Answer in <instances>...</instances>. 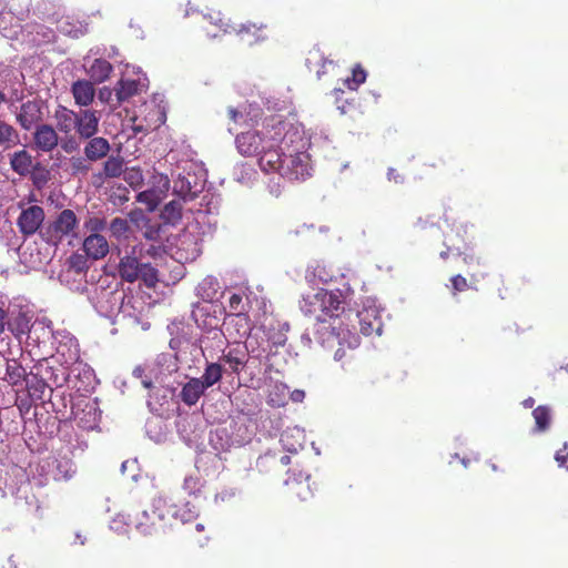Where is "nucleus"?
Masks as SVG:
<instances>
[{"label": "nucleus", "mask_w": 568, "mask_h": 568, "mask_svg": "<svg viewBox=\"0 0 568 568\" xmlns=\"http://www.w3.org/2000/svg\"><path fill=\"white\" fill-rule=\"evenodd\" d=\"M347 297V293L339 288H318L314 293L303 295L301 311L305 316L317 322L314 334L321 344L331 343L335 339L342 344L341 338H343L349 349L359 346L361 338L355 332L336 327L331 323V321L339 318L345 312Z\"/></svg>", "instance_id": "f257e3e1"}, {"label": "nucleus", "mask_w": 568, "mask_h": 568, "mask_svg": "<svg viewBox=\"0 0 568 568\" xmlns=\"http://www.w3.org/2000/svg\"><path fill=\"white\" fill-rule=\"evenodd\" d=\"M53 118L57 130L64 135L75 132L78 138H91L99 132L100 116L95 110L81 109L75 112L59 104Z\"/></svg>", "instance_id": "f03ea898"}, {"label": "nucleus", "mask_w": 568, "mask_h": 568, "mask_svg": "<svg viewBox=\"0 0 568 568\" xmlns=\"http://www.w3.org/2000/svg\"><path fill=\"white\" fill-rule=\"evenodd\" d=\"M285 124L282 121L267 124L262 131L242 132L235 138V145L239 153L245 158L258 156L265 148L282 141V133Z\"/></svg>", "instance_id": "7ed1b4c3"}, {"label": "nucleus", "mask_w": 568, "mask_h": 568, "mask_svg": "<svg viewBox=\"0 0 568 568\" xmlns=\"http://www.w3.org/2000/svg\"><path fill=\"white\" fill-rule=\"evenodd\" d=\"M294 455L296 456V453ZM291 465L298 467L300 462L296 457L293 462V457L283 450H268L256 459V469L262 475L273 477L282 474L288 475L285 484H288L291 479L301 481L310 477L305 470L292 468Z\"/></svg>", "instance_id": "20e7f679"}, {"label": "nucleus", "mask_w": 568, "mask_h": 568, "mask_svg": "<svg viewBox=\"0 0 568 568\" xmlns=\"http://www.w3.org/2000/svg\"><path fill=\"white\" fill-rule=\"evenodd\" d=\"M294 140V143H290V150L285 152L278 174L290 181H304L312 175L313 166L310 154L304 150L302 135Z\"/></svg>", "instance_id": "39448f33"}, {"label": "nucleus", "mask_w": 568, "mask_h": 568, "mask_svg": "<svg viewBox=\"0 0 568 568\" xmlns=\"http://www.w3.org/2000/svg\"><path fill=\"white\" fill-rule=\"evenodd\" d=\"M170 514L164 496L153 497L149 509L141 511L135 518L136 530L144 536H158L165 531L166 516Z\"/></svg>", "instance_id": "423d86ee"}, {"label": "nucleus", "mask_w": 568, "mask_h": 568, "mask_svg": "<svg viewBox=\"0 0 568 568\" xmlns=\"http://www.w3.org/2000/svg\"><path fill=\"white\" fill-rule=\"evenodd\" d=\"M78 227L79 219L74 211L64 209L40 230V237L44 243L58 247L64 239L77 237Z\"/></svg>", "instance_id": "0eeeda50"}, {"label": "nucleus", "mask_w": 568, "mask_h": 568, "mask_svg": "<svg viewBox=\"0 0 568 568\" xmlns=\"http://www.w3.org/2000/svg\"><path fill=\"white\" fill-rule=\"evenodd\" d=\"M118 272L122 281L134 283L141 280L149 288H154L159 282L158 270L150 263H141L132 254H125L120 258Z\"/></svg>", "instance_id": "6e6552de"}, {"label": "nucleus", "mask_w": 568, "mask_h": 568, "mask_svg": "<svg viewBox=\"0 0 568 568\" xmlns=\"http://www.w3.org/2000/svg\"><path fill=\"white\" fill-rule=\"evenodd\" d=\"M294 138H300L297 130L284 131L282 141H276L268 145L258 154L257 163L265 173H278L283 163L286 150H290V143H294Z\"/></svg>", "instance_id": "1a4fd4ad"}, {"label": "nucleus", "mask_w": 568, "mask_h": 568, "mask_svg": "<svg viewBox=\"0 0 568 568\" xmlns=\"http://www.w3.org/2000/svg\"><path fill=\"white\" fill-rule=\"evenodd\" d=\"M153 180L156 184L154 187L142 191L136 195V201L144 204L150 212L159 206L170 189V180L166 175L155 174Z\"/></svg>", "instance_id": "9d476101"}, {"label": "nucleus", "mask_w": 568, "mask_h": 568, "mask_svg": "<svg viewBox=\"0 0 568 568\" xmlns=\"http://www.w3.org/2000/svg\"><path fill=\"white\" fill-rule=\"evenodd\" d=\"M44 217V210L39 205H31L28 209L22 210L17 220L20 233L26 237L31 236L37 232L40 233V230L44 226L42 225Z\"/></svg>", "instance_id": "9b49d317"}, {"label": "nucleus", "mask_w": 568, "mask_h": 568, "mask_svg": "<svg viewBox=\"0 0 568 568\" xmlns=\"http://www.w3.org/2000/svg\"><path fill=\"white\" fill-rule=\"evenodd\" d=\"M229 308L231 313L226 315L225 321H229V323L235 322L236 324H241L242 329H237V335L240 337L246 336L251 331V324L246 305L243 302V296L237 293L232 294L229 300Z\"/></svg>", "instance_id": "f8f14e48"}, {"label": "nucleus", "mask_w": 568, "mask_h": 568, "mask_svg": "<svg viewBox=\"0 0 568 568\" xmlns=\"http://www.w3.org/2000/svg\"><path fill=\"white\" fill-rule=\"evenodd\" d=\"M17 121L20 126L27 131L40 123L42 121L41 102L37 100H29L22 103L20 111L17 114Z\"/></svg>", "instance_id": "ddd939ff"}, {"label": "nucleus", "mask_w": 568, "mask_h": 568, "mask_svg": "<svg viewBox=\"0 0 568 568\" xmlns=\"http://www.w3.org/2000/svg\"><path fill=\"white\" fill-rule=\"evenodd\" d=\"M33 141L38 150L48 153L59 145V135L52 125L40 124L36 128Z\"/></svg>", "instance_id": "4468645a"}, {"label": "nucleus", "mask_w": 568, "mask_h": 568, "mask_svg": "<svg viewBox=\"0 0 568 568\" xmlns=\"http://www.w3.org/2000/svg\"><path fill=\"white\" fill-rule=\"evenodd\" d=\"M85 140L83 154L91 161L98 162L105 159L111 150V144L108 139L103 136L92 135L91 138H79Z\"/></svg>", "instance_id": "2eb2a0df"}, {"label": "nucleus", "mask_w": 568, "mask_h": 568, "mask_svg": "<svg viewBox=\"0 0 568 568\" xmlns=\"http://www.w3.org/2000/svg\"><path fill=\"white\" fill-rule=\"evenodd\" d=\"M82 250L93 261L104 258L110 246L108 240L101 234H89L84 237L82 243Z\"/></svg>", "instance_id": "dca6fc26"}, {"label": "nucleus", "mask_w": 568, "mask_h": 568, "mask_svg": "<svg viewBox=\"0 0 568 568\" xmlns=\"http://www.w3.org/2000/svg\"><path fill=\"white\" fill-rule=\"evenodd\" d=\"M71 93L77 105L87 108L94 100L95 89L93 82L89 80H78L72 83Z\"/></svg>", "instance_id": "f3484780"}, {"label": "nucleus", "mask_w": 568, "mask_h": 568, "mask_svg": "<svg viewBox=\"0 0 568 568\" xmlns=\"http://www.w3.org/2000/svg\"><path fill=\"white\" fill-rule=\"evenodd\" d=\"M267 29L266 24L255 23V22H245L240 24L239 28H233V31L242 39L246 40L250 43L263 41L266 39L265 30Z\"/></svg>", "instance_id": "a211bd4d"}, {"label": "nucleus", "mask_w": 568, "mask_h": 568, "mask_svg": "<svg viewBox=\"0 0 568 568\" xmlns=\"http://www.w3.org/2000/svg\"><path fill=\"white\" fill-rule=\"evenodd\" d=\"M30 323L31 317L27 312L10 308L8 331H10L16 337L28 334L30 332Z\"/></svg>", "instance_id": "6ab92c4d"}, {"label": "nucleus", "mask_w": 568, "mask_h": 568, "mask_svg": "<svg viewBox=\"0 0 568 568\" xmlns=\"http://www.w3.org/2000/svg\"><path fill=\"white\" fill-rule=\"evenodd\" d=\"M124 164L123 158L111 155L103 162L102 170L94 174V178L100 181L120 178L124 172Z\"/></svg>", "instance_id": "aec40b11"}, {"label": "nucleus", "mask_w": 568, "mask_h": 568, "mask_svg": "<svg viewBox=\"0 0 568 568\" xmlns=\"http://www.w3.org/2000/svg\"><path fill=\"white\" fill-rule=\"evenodd\" d=\"M205 390L203 384L200 383V378L193 377L183 385L180 392V398L185 405L191 407L199 402Z\"/></svg>", "instance_id": "412c9836"}, {"label": "nucleus", "mask_w": 568, "mask_h": 568, "mask_svg": "<svg viewBox=\"0 0 568 568\" xmlns=\"http://www.w3.org/2000/svg\"><path fill=\"white\" fill-rule=\"evenodd\" d=\"M201 192L196 183L190 181V176L179 175L173 181V193L181 197L183 201H193Z\"/></svg>", "instance_id": "4be33fe9"}, {"label": "nucleus", "mask_w": 568, "mask_h": 568, "mask_svg": "<svg viewBox=\"0 0 568 568\" xmlns=\"http://www.w3.org/2000/svg\"><path fill=\"white\" fill-rule=\"evenodd\" d=\"M11 169L20 176H27L32 172L33 159L27 150L14 152L10 158Z\"/></svg>", "instance_id": "5701e85b"}, {"label": "nucleus", "mask_w": 568, "mask_h": 568, "mask_svg": "<svg viewBox=\"0 0 568 568\" xmlns=\"http://www.w3.org/2000/svg\"><path fill=\"white\" fill-rule=\"evenodd\" d=\"M333 278V273L322 263H315L308 266L305 273V280L311 286L327 284L332 282Z\"/></svg>", "instance_id": "b1692460"}, {"label": "nucleus", "mask_w": 568, "mask_h": 568, "mask_svg": "<svg viewBox=\"0 0 568 568\" xmlns=\"http://www.w3.org/2000/svg\"><path fill=\"white\" fill-rule=\"evenodd\" d=\"M305 63L308 70L314 71L317 79H321L326 73V64H332L333 61L326 59L318 48H313L308 51Z\"/></svg>", "instance_id": "393cba45"}, {"label": "nucleus", "mask_w": 568, "mask_h": 568, "mask_svg": "<svg viewBox=\"0 0 568 568\" xmlns=\"http://www.w3.org/2000/svg\"><path fill=\"white\" fill-rule=\"evenodd\" d=\"M112 70L113 67L108 60L95 59L88 69V74L92 80L91 82L102 83L110 78Z\"/></svg>", "instance_id": "a878e982"}, {"label": "nucleus", "mask_w": 568, "mask_h": 568, "mask_svg": "<svg viewBox=\"0 0 568 568\" xmlns=\"http://www.w3.org/2000/svg\"><path fill=\"white\" fill-rule=\"evenodd\" d=\"M20 143L18 131L9 123L0 119V149L10 150Z\"/></svg>", "instance_id": "bb28decb"}, {"label": "nucleus", "mask_w": 568, "mask_h": 568, "mask_svg": "<svg viewBox=\"0 0 568 568\" xmlns=\"http://www.w3.org/2000/svg\"><path fill=\"white\" fill-rule=\"evenodd\" d=\"M288 388L283 383H275L270 389L266 403L271 407L281 408L287 404Z\"/></svg>", "instance_id": "cd10ccee"}, {"label": "nucleus", "mask_w": 568, "mask_h": 568, "mask_svg": "<svg viewBox=\"0 0 568 568\" xmlns=\"http://www.w3.org/2000/svg\"><path fill=\"white\" fill-rule=\"evenodd\" d=\"M27 379L26 368L17 359H9L6 367V381L16 386L24 381L27 382Z\"/></svg>", "instance_id": "c85d7f7f"}, {"label": "nucleus", "mask_w": 568, "mask_h": 568, "mask_svg": "<svg viewBox=\"0 0 568 568\" xmlns=\"http://www.w3.org/2000/svg\"><path fill=\"white\" fill-rule=\"evenodd\" d=\"M27 388L29 396L34 400L44 402L48 390L51 392L43 378L32 375L27 379Z\"/></svg>", "instance_id": "c756f323"}, {"label": "nucleus", "mask_w": 568, "mask_h": 568, "mask_svg": "<svg viewBox=\"0 0 568 568\" xmlns=\"http://www.w3.org/2000/svg\"><path fill=\"white\" fill-rule=\"evenodd\" d=\"M114 91L119 103L128 101L138 94L139 82L133 79H121L118 81Z\"/></svg>", "instance_id": "7c9ffc66"}, {"label": "nucleus", "mask_w": 568, "mask_h": 568, "mask_svg": "<svg viewBox=\"0 0 568 568\" xmlns=\"http://www.w3.org/2000/svg\"><path fill=\"white\" fill-rule=\"evenodd\" d=\"M223 376V367L219 363H207L203 375L200 377V383L207 389L219 383Z\"/></svg>", "instance_id": "2f4dec72"}, {"label": "nucleus", "mask_w": 568, "mask_h": 568, "mask_svg": "<svg viewBox=\"0 0 568 568\" xmlns=\"http://www.w3.org/2000/svg\"><path fill=\"white\" fill-rule=\"evenodd\" d=\"M91 163L85 155H72L69 159V172L74 178L85 176L92 170Z\"/></svg>", "instance_id": "473e14b6"}, {"label": "nucleus", "mask_w": 568, "mask_h": 568, "mask_svg": "<svg viewBox=\"0 0 568 568\" xmlns=\"http://www.w3.org/2000/svg\"><path fill=\"white\" fill-rule=\"evenodd\" d=\"M89 258L85 253L74 252L67 258L65 265L69 271L77 275L85 274L90 268Z\"/></svg>", "instance_id": "72a5a7b5"}, {"label": "nucleus", "mask_w": 568, "mask_h": 568, "mask_svg": "<svg viewBox=\"0 0 568 568\" xmlns=\"http://www.w3.org/2000/svg\"><path fill=\"white\" fill-rule=\"evenodd\" d=\"M535 429L539 433L546 432L551 423V410L548 406L539 405L532 410Z\"/></svg>", "instance_id": "f704fd0d"}, {"label": "nucleus", "mask_w": 568, "mask_h": 568, "mask_svg": "<svg viewBox=\"0 0 568 568\" xmlns=\"http://www.w3.org/2000/svg\"><path fill=\"white\" fill-rule=\"evenodd\" d=\"M221 359L230 366L233 373L239 374L244 367L246 359L245 354L239 349H230L223 354Z\"/></svg>", "instance_id": "c9c22d12"}, {"label": "nucleus", "mask_w": 568, "mask_h": 568, "mask_svg": "<svg viewBox=\"0 0 568 568\" xmlns=\"http://www.w3.org/2000/svg\"><path fill=\"white\" fill-rule=\"evenodd\" d=\"M357 318L359 322V329L362 334L366 336L371 335L374 331L378 332L381 329L379 321L376 317H373L368 311L358 312Z\"/></svg>", "instance_id": "e433bc0d"}, {"label": "nucleus", "mask_w": 568, "mask_h": 568, "mask_svg": "<svg viewBox=\"0 0 568 568\" xmlns=\"http://www.w3.org/2000/svg\"><path fill=\"white\" fill-rule=\"evenodd\" d=\"M123 179L134 190L141 187L144 181L142 170L139 166L125 168Z\"/></svg>", "instance_id": "4c0bfd02"}, {"label": "nucleus", "mask_w": 568, "mask_h": 568, "mask_svg": "<svg viewBox=\"0 0 568 568\" xmlns=\"http://www.w3.org/2000/svg\"><path fill=\"white\" fill-rule=\"evenodd\" d=\"M366 71L361 64H356L352 70V77L345 80V84L349 90H357L366 81Z\"/></svg>", "instance_id": "58836bf2"}, {"label": "nucleus", "mask_w": 568, "mask_h": 568, "mask_svg": "<svg viewBox=\"0 0 568 568\" xmlns=\"http://www.w3.org/2000/svg\"><path fill=\"white\" fill-rule=\"evenodd\" d=\"M162 216L169 222L175 223L182 217V205L179 201H171L165 204Z\"/></svg>", "instance_id": "ea45409f"}, {"label": "nucleus", "mask_w": 568, "mask_h": 568, "mask_svg": "<svg viewBox=\"0 0 568 568\" xmlns=\"http://www.w3.org/2000/svg\"><path fill=\"white\" fill-rule=\"evenodd\" d=\"M83 227L90 234H100V232L105 230L106 221L104 217L92 215L84 221Z\"/></svg>", "instance_id": "a19ab883"}, {"label": "nucleus", "mask_w": 568, "mask_h": 568, "mask_svg": "<svg viewBox=\"0 0 568 568\" xmlns=\"http://www.w3.org/2000/svg\"><path fill=\"white\" fill-rule=\"evenodd\" d=\"M215 285H217V282L213 277L204 278L203 282L199 286V288L201 291V296L204 300L212 301L216 295Z\"/></svg>", "instance_id": "79ce46f5"}, {"label": "nucleus", "mask_w": 568, "mask_h": 568, "mask_svg": "<svg viewBox=\"0 0 568 568\" xmlns=\"http://www.w3.org/2000/svg\"><path fill=\"white\" fill-rule=\"evenodd\" d=\"M130 226L125 219L122 217H114L110 223V231L113 236L120 239L122 236H125L128 233Z\"/></svg>", "instance_id": "37998d69"}, {"label": "nucleus", "mask_w": 568, "mask_h": 568, "mask_svg": "<svg viewBox=\"0 0 568 568\" xmlns=\"http://www.w3.org/2000/svg\"><path fill=\"white\" fill-rule=\"evenodd\" d=\"M205 20H207L211 24L216 26L224 33L233 32L234 27L231 26L229 23V20L222 17L220 13L209 14L207 17H205Z\"/></svg>", "instance_id": "c03bdc74"}, {"label": "nucleus", "mask_w": 568, "mask_h": 568, "mask_svg": "<svg viewBox=\"0 0 568 568\" xmlns=\"http://www.w3.org/2000/svg\"><path fill=\"white\" fill-rule=\"evenodd\" d=\"M32 181L33 184L38 187L45 184L48 182V171L43 168H41V164L38 162L34 168L32 169Z\"/></svg>", "instance_id": "a18cd8bd"}, {"label": "nucleus", "mask_w": 568, "mask_h": 568, "mask_svg": "<svg viewBox=\"0 0 568 568\" xmlns=\"http://www.w3.org/2000/svg\"><path fill=\"white\" fill-rule=\"evenodd\" d=\"M450 282H452V294L453 295H456L457 293L464 292V291H466L469 287L466 277H464L460 274L454 275L450 278Z\"/></svg>", "instance_id": "49530a36"}, {"label": "nucleus", "mask_w": 568, "mask_h": 568, "mask_svg": "<svg viewBox=\"0 0 568 568\" xmlns=\"http://www.w3.org/2000/svg\"><path fill=\"white\" fill-rule=\"evenodd\" d=\"M201 480L197 476H186L183 481V489L190 495L200 491Z\"/></svg>", "instance_id": "de8ad7c7"}, {"label": "nucleus", "mask_w": 568, "mask_h": 568, "mask_svg": "<svg viewBox=\"0 0 568 568\" xmlns=\"http://www.w3.org/2000/svg\"><path fill=\"white\" fill-rule=\"evenodd\" d=\"M79 146H80V144L77 141L75 136H73L71 134L65 135V138L61 140V148L68 154H71V153L78 151Z\"/></svg>", "instance_id": "09e8293b"}, {"label": "nucleus", "mask_w": 568, "mask_h": 568, "mask_svg": "<svg viewBox=\"0 0 568 568\" xmlns=\"http://www.w3.org/2000/svg\"><path fill=\"white\" fill-rule=\"evenodd\" d=\"M10 306L6 307L4 302L0 303V335L8 329L9 326Z\"/></svg>", "instance_id": "8fccbe9b"}, {"label": "nucleus", "mask_w": 568, "mask_h": 568, "mask_svg": "<svg viewBox=\"0 0 568 568\" xmlns=\"http://www.w3.org/2000/svg\"><path fill=\"white\" fill-rule=\"evenodd\" d=\"M144 237L158 242L161 240V226L159 224L146 226L144 233Z\"/></svg>", "instance_id": "3c124183"}, {"label": "nucleus", "mask_w": 568, "mask_h": 568, "mask_svg": "<svg viewBox=\"0 0 568 568\" xmlns=\"http://www.w3.org/2000/svg\"><path fill=\"white\" fill-rule=\"evenodd\" d=\"M172 516L175 518H179L183 523H187L196 517V513L194 510L187 508V509L175 510L172 513Z\"/></svg>", "instance_id": "603ef678"}, {"label": "nucleus", "mask_w": 568, "mask_h": 568, "mask_svg": "<svg viewBox=\"0 0 568 568\" xmlns=\"http://www.w3.org/2000/svg\"><path fill=\"white\" fill-rule=\"evenodd\" d=\"M335 342L339 345V347L336 349V352L334 354V359L335 361H342L345 357V355H346L345 354V349L343 348V346L346 345L348 347L347 343L345 341H343V338H341V343L342 344H339L338 341L335 339L334 342L325 343V344H322V345L323 346H325V345L333 346Z\"/></svg>", "instance_id": "864d4df0"}, {"label": "nucleus", "mask_w": 568, "mask_h": 568, "mask_svg": "<svg viewBox=\"0 0 568 568\" xmlns=\"http://www.w3.org/2000/svg\"><path fill=\"white\" fill-rule=\"evenodd\" d=\"M113 91L109 88H103L99 91V99L102 102H109L112 97Z\"/></svg>", "instance_id": "5fc2aeb1"}, {"label": "nucleus", "mask_w": 568, "mask_h": 568, "mask_svg": "<svg viewBox=\"0 0 568 568\" xmlns=\"http://www.w3.org/2000/svg\"><path fill=\"white\" fill-rule=\"evenodd\" d=\"M304 397H305V393L302 389H295V390L291 392V394H290V398L295 403L303 402Z\"/></svg>", "instance_id": "6e6d98bb"}, {"label": "nucleus", "mask_w": 568, "mask_h": 568, "mask_svg": "<svg viewBox=\"0 0 568 568\" xmlns=\"http://www.w3.org/2000/svg\"><path fill=\"white\" fill-rule=\"evenodd\" d=\"M387 176L389 180L397 182H403V176L396 171V169H389L387 172Z\"/></svg>", "instance_id": "4d7b16f0"}, {"label": "nucleus", "mask_w": 568, "mask_h": 568, "mask_svg": "<svg viewBox=\"0 0 568 568\" xmlns=\"http://www.w3.org/2000/svg\"><path fill=\"white\" fill-rule=\"evenodd\" d=\"M227 115L230 120H232L235 123L239 121V118L242 116L241 112H239L235 108L232 106L227 109Z\"/></svg>", "instance_id": "13d9d810"}, {"label": "nucleus", "mask_w": 568, "mask_h": 568, "mask_svg": "<svg viewBox=\"0 0 568 568\" xmlns=\"http://www.w3.org/2000/svg\"><path fill=\"white\" fill-rule=\"evenodd\" d=\"M463 262L465 264H473V263L479 264V258L475 257L474 255L464 254Z\"/></svg>", "instance_id": "bf43d9fd"}, {"label": "nucleus", "mask_w": 568, "mask_h": 568, "mask_svg": "<svg viewBox=\"0 0 568 568\" xmlns=\"http://www.w3.org/2000/svg\"><path fill=\"white\" fill-rule=\"evenodd\" d=\"M133 376L136 377V378H143L144 376V368L141 367V366H138L133 369Z\"/></svg>", "instance_id": "052dcab7"}, {"label": "nucleus", "mask_w": 568, "mask_h": 568, "mask_svg": "<svg viewBox=\"0 0 568 568\" xmlns=\"http://www.w3.org/2000/svg\"><path fill=\"white\" fill-rule=\"evenodd\" d=\"M556 462L559 464V466H564L566 463L567 456L561 455L559 452L555 456Z\"/></svg>", "instance_id": "680f3d73"}, {"label": "nucleus", "mask_w": 568, "mask_h": 568, "mask_svg": "<svg viewBox=\"0 0 568 568\" xmlns=\"http://www.w3.org/2000/svg\"><path fill=\"white\" fill-rule=\"evenodd\" d=\"M142 385L146 388V389H150L153 387V383H152V379L149 378V377H143L142 379Z\"/></svg>", "instance_id": "e2e57ef3"}, {"label": "nucleus", "mask_w": 568, "mask_h": 568, "mask_svg": "<svg viewBox=\"0 0 568 568\" xmlns=\"http://www.w3.org/2000/svg\"><path fill=\"white\" fill-rule=\"evenodd\" d=\"M535 404V399L532 397H528L526 398L524 402H523V405L526 407V408H531Z\"/></svg>", "instance_id": "0e129e2a"}, {"label": "nucleus", "mask_w": 568, "mask_h": 568, "mask_svg": "<svg viewBox=\"0 0 568 568\" xmlns=\"http://www.w3.org/2000/svg\"><path fill=\"white\" fill-rule=\"evenodd\" d=\"M450 251L452 248L448 246L446 251L440 252V257L444 260L447 258Z\"/></svg>", "instance_id": "69168bd1"}, {"label": "nucleus", "mask_w": 568, "mask_h": 568, "mask_svg": "<svg viewBox=\"0 0 568 568\" xmlns=\"http://www.w3.org/2000/svg\"><path fill=\"white\" fill-rule=\"evenodd\" d=\"M225 324H226L227 326H229V325H234V326L236 327V331H237V329H242V328H241V324H236L235 322H233V323H229V321H225Z\"/></svg>", "instance_id": "338daca9"}, {"label": "nucleus", "mask_w": 568, "mask_h": 568, "mask_svg": "<svg viewBox=\"0 0 568 568\" xmlns=\"http://www.w3.org/2000/svg\"><path fill=\"white\" fill-rule=\"evenodd\" d=\"M195 529H196L197 531H203V530H204V525H203V524H196V525H195Z\"/></svg>", "instance_id": "774afa93"}]
</instances>
